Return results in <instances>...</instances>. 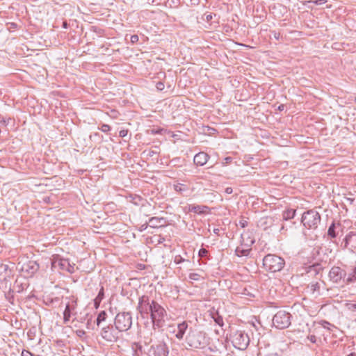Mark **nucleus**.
I'll return each mask as SVG.
<instances>
[{
    "instance_id": "nucleus-19",
    "label": "nucleus",
    "mask_w": 356,
    "mask_h": 356,
    "mask_svg": "<svg viewBox=\"0 0 356 356\" xmlns=\"http://www.w3.org/2000/svg\"><path fill=\"white\" fill-rule=\"evenodd\" d=\"M188 278L191 282H193V281H200L201 280L204 279V276L202 274L197 273H190L188 275Z\"/></svg>"
},
{
    "instance_id": "nucleus-20",
    "label": "nucleus",
    "mask_w": 356,
    "mask_h": 356,
    "mask_svg": "<svg viewBox=\"0 0 356 356\" xmlns=\"http://www.w3.org/2000/svg\"><path fill=\"white\" fill-rule=\"evenodd\" d=\"M250 249H243L240 247H237L235 253L238 257L248 256L250 253Z\"/></svg>"
},
{
    "instance_id": "nucleus-24",
    "label": "nucleus",
    "mask_w": 356,
    "mask_h": 356,
    "mask_svg": "<svg viewBox=\"0 0 356 356\" xmlns=\"http://www.w3.org/2000/svg\"><path fill=\"white\" fill-rule=\"evenodd\" d=\"M174 262L179 264L184 262L190 263L189 260L184 259L181 255H176L174 258Z\"/></svg>"
},
{
    "instance_id": "nucleus-37",
    "label": "nucleus",
    "mask_w": 356,
    "mask_h": 356,
    "mask_svg": "<svg viewBox=\"0 0 356 356\" xmlns=\"http://www.w3.org/2000/svg\"><path fill=\"white\" fill-rule=\"evenodd\" d=\"M138 41V36L137 35H133L131 36V42L132 43H136Z\"/></svg>"
},
{
    "instance_id": "nucleus-15",
    "label": "nucleus",
    "mask_w": 356,
    "mask_h": 356,
    "mask_svg": "<svg viewBox=\"0 0 356 356\" xmlns=\"http://www.w3.org/2000/svg\"><path fill=\"white\" fill-rule=\"evenodd\" d=\"M187 209L188 212H194L197 214H205L209 212V207L205 205L189 204Z\"/></svg>"
},
{
    "instance_id": "nucleus-11",
    "label": "nucleus",
    "mask_w": 356,
    "mask_h": 356,
    "mask_svg": "<svg viewBox=\"0 0 356 356\" xmlns=\"http://www.w3.org/2000/svg\"><path fill=\"white\" fill-rule=\"evenodd\" d=\"M168 350L164 343H159L156 345H152L149 351V356H168Z\"/></svg>"
},
{
    "instance_id": "nucleus-26",
    "label": "nucleus",
    "mask_w": 356,
    "mask_h": 356,
    "mask_svg": "<svg viewBox=\"0 0 356 356\" xmlns=\"http://www.w3.org/2000/svg\"><path fill=\"white\" fill-rule=\"evenodd\" d=\"M174 188L177 192H183L187 190V187L182 184H177L174 185Z\"/></svg>"
},
{
    "instance_id": "nucleus-31",
    "label": "nucleus",
    "mask_w": 356,
    "mask_h": 356,
    "mask_svg": "<svg viewBox=\"0 0 356 356\" xmlns=\"http://www.w3.org/2000/svg\"><path fill=\"white\" fill-rule=\"evenodd\" d=\"M100 129H101L102 131H103L104 133H106V132L110 131L111 127H110L109 125L104 124L102 125Z\"/></svg>"
},
{
    "instance_id": "nucleus-40",
    "label": "nucleus",
    "mask_w": 356,
    "mask_h": 356,
    "mask_svg": "<svg viewBox=\"0 0 356 356\" xmlns=\"http://www.w3.org/2000/svg\"><path fill=\"white\" fill-rule=\"evenodd\" d=\"M308 339L312 343H316V337L315 335H310L308 337Z\"/></svg>"
},
{
    "instance_id": "nucleus-45",
    "label": "nucleus",
    "mask_w": 356,
    "mask_h": 356,
    "mask_svg": "<svg viewBox=\"0 0 356 356\" xmlns=\"http://www.w3.org/2000/svg\"><path fill=\"white\" fill-rule=\"evenodd\" d=\"M347 356H356V354L355 353H351L349 355H348Z\"/></svg>"
},
{
    "instance_id": "nucleus-7",
    "label": "nucleus",
    "mask_w": 356,
    "mask_h": 356,
    "mask_svg": "<svg viewBox=\"0 0 356 356\" xmlns=\"http://www.w3.org/2000/svg\"><path fill=\"white\" fill-rule=\"evenodd\" d=\"M232 343L234 348L243 350L248 348L250 339L248 334L238 330L232 335Z\"/></svg>"
},
{
    "instance_id": "nucleus-5",
    "label": "nucleus",
    "mask_w": 356,
    "mask_h": 356,
    "mask_svg": "<svg viewBox=\"0 0 356 356\" xmlns=\"http://www.w3.org/2000/svg\"><path fill=\"white\" fill-rule=\"evenodd\" d=\"M273 324L277 329H284L291 325V314L285 311H278L273 318Z\"/></svg>"
},
{
    "instance_id": "nucleus-4",
    "label": "nucleus",
    "mask_w": 356,
    "mask_h": 356,
    "mask_svg": "<svg viewBox=\"0 0 356 356\" xmlns=\"http://www.w3.org/2000/svg\"><path fill=\"white\" fill-rule=\"evenodd\" d=\"M115 327L119 332L129 330L132 325V317L129 312L118 313L115 318Z\"/></svg>"
},
{
    "instance_id": "nucleus-27",
    "label": "nucleus",
    "mask_w": 356,
    "mask_h": 356,
    "mask_svg": "<svg viewBox=\"0 0 356 356\" xmlns=\"http://www.w3.org/2000/svg\"><path fill=\"white\" fill-rule=\"evenodd\" d=\"M310 268L313 269L316 273H318L321 270L323 269L320 264H315L313 266H310Z\"/></svg>"
},
{
    "instance_id": "nucleus-10",
    "label": "nucleus",
    "mask_w": 356,
    "mask_h": 356,
    "mask_svg": "<svg viewBox=\"0 0 356 356\" xmlns=\"http://www.w3.org/2000/svg\"><path fill=\"white\" fill-rule=\"evenodd\" d=\"M153 300L150 302L147 296H143L139 299L137 309L141 316L144 318L145 316H147L149 314H151Z\"/></svg>"
},
{
    "instance_id": "nucleus-32",
    "label": "nucleus",
    "mask_w": 356,
    "mask_h": 356,
    "mask_svg": "<svg viewBox=\"0 0 356 356\" xmlns=\"http://www.w3.org/2000/svg\"><path fill=\"white\" fill-rule=\"evenodd\" d=\"M327 2V0H314V1H310L309 3H312L316 5H322Z\"/></svg>"
},
{
    "instance_id": "nucleus-3",
    "label": "nucleus",
    "mask_w": 356,
    "mask_h": 356,
    "mask_svg": "<svg viewBox=\"0 0 356 356\" xmlns=\"http://www.w3.org/2000/svg\"><path fill=\"white\" fill-rule=\"evenodd\" d=\"M188 346L193 348H202L207 344L204 334L200 332L190 330L186 337Z\"/></svg>"
},
{
    "instance_id": "nucleus-13",
    "label": "nucleus",
    "mask_w": 356,
    "mask_h": 356,
    "mask_svg": "<svg viewBox=\"0 0 356 356\" xmlns=\"http://www.w3.org/2000/svg\"><path fill=\"white\" fill-rule=\"evenodd\" d=\"M101 336L103 339L110 342L115 341L118 338V332L113 327L110 326L104 327L102 328Z\"/></svg>"
},
{
    "instance_id": "nucleus-17",
    "label": "nucleus",
    "mask_w": 356,
    "mask_h": 356,
    "mask_svg": "<svg viewBox=\"0 0 356 356\" xmlns=\"http://www.w3.org/2000/svg\"><path fill=\"white\" fill-rule=\"evenodd\" d=\"M188 329V323L185 321L179 323L177 325V332L175 334V337L181 340L184 338V336Z\"/></svg>"
},
{
    "instance_id": "nucleus-47",
    "label": "nucleus",
    "mask_w": 356,
    "mask_h": 356,
    "mask_svg": "<svg viewBox=\"0 0 356 356\" xmlns=\"http://www.w3.org/2000/svg\"><path fill=\"white\" fill-rule=\"evenodd\" d=\"M230 159H230L229 157L226 158L227 161H229V160H230Z\"/></svg>"
},
{
    "instance_id": "nucleus-30",
    "label": "nucleus",
    "mask_w": 356,
    "mask_h": 356,
    "mask_svg": "<svg viewBox=\"0 0 356 356\" xmlns=\"http://www.w3.org/2000/svg\"><path fill=\"white\" fill-rule=\"evenodd\" d=\"M295 212L296 211L295 210H290V211H288L286 213V215H284V218H293L294 215H295Z\"/></svg>"
},
{
    "instance_id": "nucleus-48",
    "label": "nucleus",
    "mask_w": 356,
    "mask_h": 356,
    "mask_svg": "<svg viewBox=\"0 0 356 356\" xmlns=\"http://www.w3.org/2000/svg\"><path fill=\"white\" fill-rule=\"evenodd\" d=\"M353 307L356 308V305H353Z\"/></svg>"
},
{
    "instance_id": "nucleus-44",
    "label": "nucleus",
    "mask_w": 356,
    "mask_h": 356,
    "mask_svg": "<svg viewBox=\"0 0 356 356\" xmlns=\"http://www.w3.org/2000/svg\"><path fill=\"white\" fill-rule=\"evenodd\" d=\"M347 201L350 202V204H352L354 201V199L352 198H347Z\"/></svg>"
},
{
    "instance_id": "nucleus-1",
    "label": "nucleus",
    "mask_w": 356,
    "mask_h": 356,
    "mask_svg": "<svg viewBox=\"0 0 356 356\" xmlns=\"http://www.w3.org/2000/svg\"><path fill=\"white\" fill-rule=\"evenodd\" d=\"M284 260L276 254H268L263 259L264 268L272 273L280 271L284 268Z\"/></svg>"
},
{
    "instance_id": "nucleus-6",
    "label": "nucleus",
    "mask_w": 356,
    "mask_h": 356,
    "mask_svg": "<svg viewBox=\"0 0 356 356\" xmlns=\"http://www.w3.org/2000/svg\"><path fill=\"white\" fill-rule=\"evenodd\" d=\"M167 315L165 309L158 302L153 300V307L150 316L153 325L157 327L161 326V322L164 321V318Z\"/></svg>"
},
{
    "instance_id": "nucleus-42",
    "label": "nucleus",
    "mask_w": 356,
    "mask_h": 356,
    "mask_svg": "<svg viewBox=\"0 0 356 356\" xmlns=\"http://www.w3.org/2000/svg\"><path fill=\"white\" fill-rule=\"evenodd\" d=\"M94 301H95V307H99V304H100V302H101V301H97V299H96V298H95Z\"/></svg>"
},
{
    "instance_id": "nucleus-29",
    "label": "nucleus",
    "mask_w": 356,
    "mask_h": 356,
    "mask_svg": "<svg viewBox=\"0 0 356 356\" xmlns=\"http://www.w3.org/2000/svg\"><path fill=\"white\" fill-rule=\"evenodd\" d=\"M104 289H103V287H102L97 296L95 298L97 299V301H102L104 298Z\"/></svg>"
},
{
    "instance_id": "nucleus-33",
    "label": "nucleus",
    "mask_w": 356,
    "mask_h": 356,
    "mask_svg": "<svg viewBox=\"0 0 356 356\" xmlns=\"http://www.w3.org/2000/svg\"><path fill=\"white\" fill-rule=\"evenodd\" d=\"M207 253H208V251L204 248H201L199 250V256L201 257L207 256Z\"/></svg>"
},
{
    "instance_id": "nucleus-22",
    "label": "nucleus",
    "mask_w": 356,
    "mask_h": 356,
    "mask_svg": "<svg viewBox=\"0 0 356 356\" xmlns=\"http://www.w3.org/2000/svg\"><path fill=\"white\" fill-rule=\"evenodd\" d=\"M327 234L331 238H335L337 236V234L335 232V224L332 222L331 225L329 227L327 230Z\"/></svg>"
},
{
    "instance_id": "nucleus-9",
    "label": "nucleus",
    "mask_w": 356,
    "mask_h": 356,
    "mask_svg": "<svg viewBox=\"0 0 356 356\" xmlns=\"http://www.w3.org/2000/svg\"><path fill=\"white\" fill-rule=\"evenodd\" d=\"M68 300L63 312V323H67L72 316L76 314V309L77 307V299L74 297L67 298Z\"/></svg>"
},
{
    "instance_id": "nucleus-23",
    "label": "nucleus",
    "mask_w": 356,
    "mask_h": 356,
    "mask_svg": "<svg viewBox=\"0 0 356 356\" xmlns=\"http://www.w3.org/2000/svg\"><path fill=\"white\" fill-rule=\"evenodd\" d=\"M355 281H356V267L353 269V271L349 274L346 280L348 283H351Z\"/></svg>"
},
{
    "instance_id": "nucleus-2",
    "label": "nucleus",
    "mask_w": 356,
    "mask_h": 356,
    "mask_svg": "<svg viewBox=\"0 0 356 356\" xmlns=\"http://www.w3.org/2000/svg\"><path fill=\"white\" fill-rule=\"evenodd\" d=\"M301 222L307 229H316L321 222L320 214L314 209L308 210L303 213Z\"/></svg>"
},
{
    "instance_id": "nucleus-39",
    "label": "nucleus",
    "mask_w": 356,
    "mask_h": 356,
    "mask_svg": "<svg viewBox=\"0 0 356 356\" xmlns=\"http://www.w3.org/2000/svg\"><path fill=\"white\" fill-rule=\"evenodd\" d=\"M127 130H121L120 132H119V136L122 138H124L127 136Z\"/></svg>"
},
{
    "instance_id": "nucleus-38",
    "label": "nucleus",
    "mask_w": 356,
    "mask_h": 356,
    "mask_svg": "<svg viewBox=\"0 0 356 356\" xmlns=\"http://www.w3.org/2000/svg\"><path fill=\"white\" fill-rule=\"evenodd\" d=\"M156 88L159 90H162L164 88V84L162 82H158L156 83Z\"/></svg>"
},
{
    "instance_id": "nucleus-41",
    "label": "nucleus",
    "mask_w": 356,
    "mask_h": 356,
    "mask_svg": "<svg viewBox=\"0 0 356 356\" xmlns=\"http://www.w3.org/2000/svg\"><path fill=\"white\" fill-rule=\"evenodd\" d=\"M225 191L227 194H231L232 193L233 190L231 187H227L225 188Z\"/></svg>"
},
{
    "instance_id": "nucleus-43",
    "label": "nucleus",
    "mask_w": 356,
    "mask_h": 356,
    "mask_svg": "<svg viewBox=\"0 0 356 356\" xmlns=\"http://www.w3.org/2000/svg\"><path fill=\"white\" fill-rule=\"evenodd\" d=\"M219 232H220V229H213V232H214L216 234H217V235H218V234H219Z\"/></svg>"
},
{
    "instance_id": "nucleus-35",
    "label": "nucleus",
    "mask_w": 356,
    "mask_h": 356,
    "mask_svg": "<svg viewBox=\"0 0 356 356\" xmlns=\"http://www.w3.org/2000/svg\"><path fill=\"white\" fill-rule=\"evenodd\" d=\"M76 334L78 337H82L85 335L86 332L83 330H78L76 331Z\"/></svg>"
},
{
    "instance_id": "nucleus-18",
    "label": "nucleus",
    "mask_w": 356,
    "mask_h": 356,
    "mask_svg": "<svg viewBox=\"0 0 356 356\" xmlns=\"http://www.w3.org/2000/svg\"><path fill=\"white\" fill-rule=\"evenodd\" d=\"M163 218H152L149 219V225L152 227H161L163 225Z\"/></svg>"
},
{
    "instance_id": "nucleus-21",
    "label": "nucleus",
    "mask_w": 356,
    "mask_h": 356,
    "mask_svg": "<svg viewBox=\"0 0 356 356\" xmlns=\"http://www.w3.org/2000/svg\"><path fill=\"white\" fill-rule=\"evenodd\" d=\"M107 314L105 311H102L99 313L97 318L96 319L97 325L98 326L100 325V324L104 321L106 318Z\"/></svg>"
},
{
    "instance_id": "nucleus-34",
    "label": "nucleus",
    "mask_w": 356,
    "mask_h": 356,
    "mask_svg": "<svg viewBox=\"0 0 356 356\" xmlns=\"http://www.w3.org/2000/svg\"><path fill=\"white\" fill-rule=\"evenodd\" d=\"M22 356H39V355H35L34 354H32L31 353H30L28 350H24L22 353Z\"/></svg>"
},
{
    "instance_id": "nucleus-8",
    "label": "nucleus",
    "mask_w": 356,
    "mask_h": 356,
    "mask_svg": "<svg viewBox=\"0 0 356 356\" xmlns=\"http://www.w3.org/2000/svg\"><path fill=\"white\" fill-rule=\"evenodd\" d=\"M17 268L25 277H32L39 269V264L33 260L19 262Z\"/></svg>"
},
{
    "instance_id": "nucleus-12",
    "label": "nucleus",
    "mask_w": 356,
    "mask_h": 356,
    "mask_svg": "<svg viewBox=\"0 0 356 356\" xmlns=\"http://www.w3.org/2000/svg\"><path fill=\"white\" fill-rule=\"evenodd\" d=\"M52 267L54 268H58L60 270H66L69 273L74 272V266H72L67 259H57L52 262Z\"/></svg>"
},
{
    "instance_id": "nucleus-16",
    "label": "nucleus",
    "mask_w": 356,
    "mask_h": 356,
    "mask_svg": "<svg viewBox=\"0 0 356 356\" xmlns=\"http://www.w3.org/2000/svg\"><path fill=\"white\" fill-rule=\"evenodd\" d=\"M209 155L204 152H199L195 155L193 161L197 165L202 166L207 163Z\"/></svg>"
},
{
    "instance_id": "nucleus-25",
    "label": "nucleus",
    "mask_w": 356,
    "mask_h": 356,
    "mask_svg": "<svg viewBox=\"0 0 356 356\" xmlns=\"http://www.w3.org/2000/svg\"><path fill=\"white\" fill-rule=\"evenodd\" d=\"M3 272L5 273V277L6 276H9L10 273H8V272L10 273V270H8V265L3 264H0V273L1 274Z\"/></svg>"
},
{
    "instance_id": "nucleus-46",
    "label": "nucleus",
    "mask_w": 356,
    "mask_h": 356,
    "mask_svg": "<svg viewBox=\"0 0 356 356\" xmlns=\"http://www.w3.org/2000/svg\"><path fill=\"white\" fill-rule=\"evenodd\" d=\"M283 108H284V106L280 105L278 108H279V110L282 111L283 109Z\"/></svg>"
},
{
    "instance_id": "nucleus-28",
    "label": "nucleus",
    "mask_w": 356,
    "mask_h": 356,
    "mask_svg": "<svg viewBox=\"0 0 356 356\" xmlns=\"http://www.w3.org/2000/svg\"><path fill=\"white\" fill-rule=\"evenodd\" d=\"M215 322L220 326L223 325V319L221 316H218L217 317H213Z\"/></svg>"
},
{
    "instance_id": "nucleus-36",
    "label": "nucleus",
    "mask_w": 356,
    "mask_h": 356,
    "mask_svg": "<svg viewBox=\"0 0 356 356\" xmlns=\"http://www.w3.org/2000/svg\"><path fill=\"white\" fill-rule=\"evenodd\" d=\"M311 287H312V289L313 291H316V290H318L319 288H320V286H319V284L318 282H316L314 284H312L311 285Z\"/></svg>"
},
{
    "instance_id": "nucleus-14",
    "label": "nucleus",
    "mask_w": 356,
    "mask_h": 356,
    "mask_svg": "<svg viewBox=\"0 0 356 356\" xmlns=\"http://www.w3.org/2000/svg\"><path fill=\"white\" fill-rule=\"evenodd\" d=\"M345 276L346 272L338 266L332 267L329 273L330 280L334 283H339Z\"/></svg>"
}]
</instances>
